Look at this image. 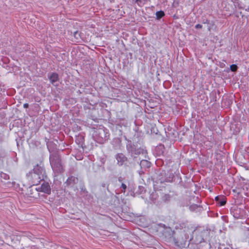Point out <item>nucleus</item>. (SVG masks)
<instances>
[{
  "label": "nucleus",
  "instance_id": "f257e3e1",
  "mask_svg": "<svg viewBox=\"0 0 249 249\" xmlns=\"http://www.w3.org/2000/svg\"><path fill=\"white\" fill-rule=\"evenodd\" d=\"M27 177L33 185H37L41 181L44 180L46 178V175L44 169L37 165L33 169V172H29L27 174Z\"/></svg>",
  "mask_w": 249,
  "mask_h": 249
},
{
  "label": "nucleus",
  "instance_id": "f03ea898",
  "mask_svg": "<svg viewBox=\"0 0 249 249\" xmlns=\"http://www.w3.org/2000/svg\"><path fill=\"white\" fill-rule=\"evenodd\" d=\"M50 162L52 168L55 173L60 174L64 172V166L58 151L51 152L50 155Z\"/></svg>",
  "mask_w": 249,
  "mask_h": 249
},
{
  "label": "nucleus",
  "instance_id": "7ed1b4c3",
  "mask_svg": "<svg viewBox=\"0 0 249 249\" xmlns=\"http://www.w3.org/2000/svg\"><path fill=\"white\" fill-rule=\"evenodd\" d=\"M126 149L127 153L133 159L137 158L140 155L143 154L144 150L141 146H139L137 142H134L131 141H128Z\"/></svg>",
  "mask_w": 249,
  "mask_h": 249
},
{
  "label": "nucleus",
  "instance_id": "20e7f679",
  "mask_svg": "<svg viewBox=\"0 0 249 249\" xmlns=\"http://www.w3.org/2000/svg\"><path fill=\"white\" fill-rule=\"evenodd\" d=\"M41 186L36 188V190L37 192H41L47 195H50L51 193V188L49 182L44 180Z\"/></svg>",
  "mask_w": 249,
  "mask_h": 249
},
{
  "label": "nucleus",
  "instance_id": "39448f33",
  "mask_svg": "<svg viewBox=\"0 0 249 249\" xmlns=\"http://www.w3.org/2000/svg\"><path fill=\"white\" fill-rule=\"evenodd\" d=\"M78 181L79 179L77 177L71 176L68 178L64 183L68 187H73L78 183Z\"/></svg>",
  "mask_w": 249,
  "mask_h": 249
},
{
  "label": "nucleus",
  "instance_id": "423d86ee",
  "mask_svg": "<svg viewBox=\"0 0 249 249\" xmlns=\"http://www.w3.org/2000/svg\"><path fill=\"white\" fill-rule=\"evenodd\" d=\"M115 159L117 161V164L122 166L127 161V158L123 153H118L115 155Z\"/></svg>",
  "mask_w": 249,
  "mask_h": 249
},
{
  "label": "nucleus",
  "instance_id": "0eeeda50",
  "mask_svg": "<svg viewBox=\"0 0 249 249\" xmlns=\"http://www.w3.org/2000/svg\"><path fill=\"white\" fill-rule=\"evenodd\" d=\"M215 200L221 206L225 205L226 203V199L224 196H217L215 197Z\"/></svg>",
  "mask_w": 249,
  "mask_h": 249
},
{
  "label": "nucleus",
  "instance_id": "6e6552de",
  "mask_svg": "<svg viewBox=\"0 0 249 249\" xmlns=\"http://www.w3.org/2000/svg\"><path fill=\"white\" fill-rule=\"evenodd\" d=\"M51 83L54 84V83L58 80V74L57 73L53 72L49 77Z\"/></svg>",
  "mask_w": 249,
  "mask_h": 249
},
{
  "label": "nucleus",
  "instance_id": "1a4fd4ad",
  "mask_svg": "<svg viewBox=\"0 0 249 249\" xmlns=\"http://www.w3.org/2000/svg\"><path fill=\"white\" fill-rule=\"evenodd\" d=\"M171 199V196L169 194H164L162 196V200L164 202H168Z\"/></svg>",
  "mask_w": 249,
  "mask_h": 249
},
{
  "label": "nucleus",
  "instance_id": "9d476101",
  "mask_svg": "<svg viewBox=\"0 0 249 249\" xmlns=\"http://www.w3.org/2000/svg\"><path fill=\"white\" fill-rule=\"evenodd\" d=\"M84 137H83L82 136H79L76 139L75 141L78 144L82 145V144L84 142Z\"/></svg>",
  "mask_w": 249,
  "mask_h": 249
},
{
  "label": "nucleus",
  "instance_id": "9b49d317",
  "mask_svg": "<svg viewBox=\"0 0 249 249\" xmlns=\"http://www.w3.org/2000/svg\"><path fill=\"white\" fill-rule=\"evenodd\" d=\"M156 15L157 19H160L162 18L165 14L163 11H160L156 12Z\"/></svg>",
  "mask_w": 249,
  "mask_h": 249
},
{
  "label": "nucleus",
  "instance_id": "f8f14e48",
  "mask_svg": "<svg viewBox=\"0 0 249 249\" xmlns=\"http://www.w3.org/2000/svg\"><path fill=\"white\" fill-rule=\"evenodd\" d=\"M99 135H101L102 136H101V138H102V140L101 141H103L104 140H105V139H106V134H105V131L104 130H100L99 131Z\"/></svg>",
  "mask_w": 249,
  "mask_h": 249
},
{
  "label": "nucleus",
  "instance_id": "ddd939ff",
  "mask_svg": "<svg viewBox=\"0 0 249 249\" xmlns=\"http://www.w3.org/2000/svg\"><path fill=\"white\" fill-rule=\"evenodd\" d=\"M0 177L1 178H3V179L5 180H7L9 179V176L5 173H0Z\"/></svg>",
  "mask_w": 249,
  "mask_h": 249
},
{
  "label": "nucleus",
  "instance_id": "4468645a",
  "mask_svg": "<svg viewBox=\"0 0 249 249\" xmlns=\"http://www.w3.org/2000/svg\"><path fill=\"white\" fill-rule=\"evenodd\" d=\"M230 68H231V70L232 71H236L237 70V66L236 65H235V64H232L230 66Z\"/></svg>",
  "mask_w": 249,
  "mask_h": 249
},
{
  "label": "nucleus",
  "instance_id": "2eb2a0df",
  "mask_svg": "<svg viewBox=\"0 0 249 249\" xmlns=\"http://www.w3.org/2000/svg\"><path fill=\"white\" fill-rule=\"evenodd\" d=\"M121 188H123V190L122 191V192L123 193H125V190L127 188V186L126 185L124 184V183H122V185H121Z\"/></svg>",
  "mask_w": 249,
  "mask_h": 249
},
{
  "label": "nucleus",
  "instance_id": "dca6fc26",
  "mask_svg": "<svg viewBox=\"0 0 249 249\" xmlns=\"http://www.w3.org/2000/svg\"><path fill=\"white\" fill-rule=\"evenodd\" d=\"M114 141H115L117 143H118L119 145L121 144V141L120 139H114Z\"/></svg>",
  "mask_w": 249,
  "mask_h": 249
},
{
  "label": "nucleus",
  "instance_id": "f3484780",
  "mask_svg": "<svg viewBox=\"0 0 249 249\" xmlns=\"http://www.w3.org/2000/svg\"><path fill=\"white\" fill-rule=\"evenodd\" d=\"M202 27V26L199 24H197L195 26V28L196 29H201Z\"/></svg>",
  "mask_w": 249,
  "mask_h": 249
},
{
  "label": "nucleus",
  "instance_id": "a211bd4d",
  "mask_svg": "<svg viewBox=\"0 0 249 249\" xmlns=\"http://www.w3.org/2000/svg\"><path fill=\"white\" fill-rule=\"evenodd\" d=\"M23 107L27 108L29 107V104L28 103H25L23 104Z\"/></svg>",
  "mask_w": 249,
  "mask_h": 249
},
{
  "label": "nucleus",
  "instance_id": "6ab92c4d",
  "mask_svg": "<svg viewBox=\"0 0 249 249\" xmlns=\"http://www.w3.org/2000/svg\"><path fill=\"white\" fill-rule=\"evenodd\" d=\"M144 0H136V2H137L138 4H139V3H141Z\"/></svg>",
  "mask_w": 249,
  "mask_h": 249
},
{
  "label": "nucleus",
  "instance_id": "aec40b11",
  "mask_svg": "<svg viewBox=\"0 0 249 249\" xmlns=\"http://www.w3.org/2000/svg\"><path fill=\"white\" fill-rule=\"evenodd\" d=\"M205 23H209V21L208 20H206V22Z\"/></svg>",
  "mask_w": 249,
  "mask_h": 249
}]
</instances>
